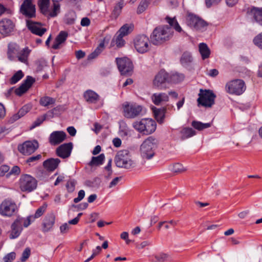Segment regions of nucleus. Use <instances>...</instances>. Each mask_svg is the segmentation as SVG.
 <instances>
[{"instance_id": "nucleus-6", "label": "nucleus", "mask_w": 262, "mask_h": 262, "mask_svg": "<svg viewBox=\"0 0 262 262\" xmlns=\"http://www.w3.org/2000/svg\"><path fill=\"white\" fill-rule=\"evenodd\" d=\"M245 82L241 79H235L228 82L225 85L226 92L230 94L240 95L246 90Z\"/></svg>"}, {"instance_id": "nucleus-52", "label": "nucleus", "mask_w": 262, "mask_h": 262, "mask_svg": "<svg viewBox=\"0 0 262 262\" xmlns=\"http://www.w3.org/2000/svg\"><path fill=\"white\" fill-rule=\"evenodd\" d=\"M31 108V105L29 104L25 105L23 106L18 112L19 113V115L20 116L23 117L25 115H26Z\"/></svg>"}, {"instance_id": "nucleus-46", "label": "nucleus", "mask_w": 262, "mask_h": 262, "mask_svg": "<svg viewBox=\"0 0 262 262\" xmlns=\"http://www.w3.org/2000/svg\"><path fill=\"white\" fill-rule=\"evenodd\" d=\"M207 26V23L201 18H199L194 29L196 30L203 31Z\"/></svg>"}, {"instance_id": "nucleus-34", "label": "nucleus", "mask_w": 262, "mask_h": 262, "mask_svg": "<svg viewBox=\"0 0 262 262\" xmlns=\"http://www.w3.org/2000/svg\"><path fill=\"white\" fill-rule=\"evenodd\" d=\"M155 118L158 122L162 123L165 117L166 109H159L155 108L154 110Z\"/></svg>"}, {"instance_id": "nucleus-12", "label": "nucleus", "mask_w": 262, "mask_h": 262, "mask_svg": "<svg viewBox=\"0 0 262 262\" xmlns=\"http://www.w3.org/2000/svg\"><path fill=\"white\" fill-rule=\"evenodd\" d=\"M15 24L9 18H3L0 20V34L8 36L14 31Z\"/></svg>"}, {"instance_id": "nucleus-36", "label": "nucleus", "mask_w": 262, "mask_h": 262, "mask_svg": "<svg viewBox=\"0 0 262 262\" xmlns=\"http://www.w3.org/2000/svg\"><path fill=\"white\" fill-rule=\"evenodd\" d=\"M191 125L196 129L199 130H202L205 128L210 127L211 125V123H203L200 121H193L191 123Z\"/></svg>"}, {"instance_id": "nucleus-42", "label": "nucleus", "mask_w": 262, "mask_h": 262, "mask_svg": "<svg viewBox=\"0 0 262 262\" xmlns=\"http://www.w3.org/2000/svg\"><path fill=\"white\" fill-rule=\"evenodd\" d=\"M24 75L21 70L18 71L15 73L13 76L10 79V83L11 84H14L19 81L23 77Z\"/></svg>"}, {"instance_id": "nucleus-27", "label": "nucleus", "mask_w": 262, "mask_h": 262, "mask_svg": "<svg viewBox=\"0 0 262 262\" xmlns=\"http://www.w3.org/2000/svg\"><path fill=\"white\" fill-rule=\"evenodd\" d=\"M199 49L202 58L203 60H205L209 57L210 55V50L206 43H200L199 45Z\"/></svg>"}, {"instance_id": "nucleus-33", "label": "nucleus", "mask_w": 262, "mask_h": 262, "mask_svg": "<svg viewBox=\"0 0 262 262\" xmlns=\"http://www.w3.org/2000/svg\"><path fill=\"white\" fill-rule=\"evenodd\" d=\"M169 258V255L164 253H160L154 255L150 259V262H166Z\"/></svg>"}, {"instance_id": "nucleus-58", "label": "nucleus", "mask_w": 262, "mask_h": 262, "mask_svg": "<svg viewBox=\"0 0 262 262\" xmlns=\"http://www.w3.org/2000/svg\"><path fill=\"white\" fill-rule=\"evenodd\" d=\"M41 157V155H37L35 156H32L29 157L27 160L26 162L28 163H30L31 162H34L37 161H38Z\"/></svg>"}, {"instance_id": "nucleus-53", "label": "nucleus", "mask_w": 262, "mask_h": 262, "mask_svg": "<svg viewBox=\"0 0 262 262\" xmlns=\"http://www.w3.org/2000/svg\"><path fill=\"white\" fill-rule=\"evenodd\" d=\"M31 251L29 248H27L25 249L23 252L20 260L21 261H25L30 256Z\"/></svg>"}, {"instance_id": "nucleus-28", "label": "nucleus", "mask_w": 262, "mask_h": 262, "mask_svg": "<svg viewBox=\"0 0 262 262\" xmlns=\"http://www.w3.org/2000/svg\"><path fill=\"white\" fill-rule=\"evenodd\" d=\"M30 51V50H29L28 48H25L19 52H18L17 55L18 60L21 62L26 63Z\"/></svg>"}, {"instance_id": "nucleus-24", "label": "nucleus", "mask_w": 262, "mask_h": 262, "mask_svg": "<svg viewBox=\"0 0 262 262\" xmlns=\"http://www.w3.org/2000/svg\"><path fill=\"white\" fill-rule=\"evenodd\" d=\"M60 160L58 158H50L43 162V166L49 171H53L58 166Z\"/></svg>"}, {"instance_id": "nucleus-64", "label": "nucleus", "mask_w": 262, "mask_h": 262, "mask_svg": "<svg viewBox=\"0 0 262 262\" xmlns=\"http://www.w3.org/2000/svg\"><path fill=\"white\" fill-rule=\"evenodd\" d=\"M46 119V116L44 115L39 118H38L34 123V126H37L41 124L43 121Z\"/></svg>"}, {"instance_id": "nucleus-60", "label": "nucleus", "mask_w": 262, "mask_h": 262, "mask_svg": "<svg viewBox=\"0 0 262 262\" xmlns=\"http://www.w3.org/2000/svg\"><path fill=\"white\" fill-rule=\"evenodd\" d=\"M33 216H30L27 217V220H25L24 219L21 218L23 220V224L25 227H27L31 223V222L33 221L32 219ZM18 219H20L18 217Z\"/></svg>"}, {"instance_id": "nucleus-43", "label": "nucleus", "mask_w": 262, "mask_h": 262, "mask_svg": "<svg viewBox=\"0 0 262 262\" xmlns=\"http://www.w3.org/2000/svg\"><path fill=\"white\" fill-rule=\"evenodd\" d=\"M192 60L191 54L189 52H185L181 57V62L182 64H187L191 62Z\"/></svg>"}, {"instance_id": "nucleus-2", "label": "nucleus", "mask_w": 262, "mask_h": 262, "mask_svg": "<svg viewBox=\"0 0 262 262\" xmlns=\"http://www.w3.org/2000/svg\"><path fill=\"white\" fill-rule=\"evenodd\" d=\"M159 144L158 140L152 136L146 138L140 145V151L143 159L149 160L155 155Z\"/></svg>"}, {"instance_id": "nucleus-9", "label": "nucleus", "mask_w": 262, "mask_h": 262, "mask_svg": "<svg viewBox=\"0 0 262 262\" xmlns=\"http://www.w3.org/2000/svg\"><path fill=\"white\" fill-rule=\"evenodd\" d=\"M134 47L137 51L140 53H144L150 49V41L148 37L145 35H139L134 39Z\"/></svg>"}, {"instance_id": "nucleus-20", "label": "nucleus", "mask_w": 262, "mask_h": 262, "mask_svg": "<svg viewBox=\"0 0 262 262\" xmlns=\"http://www.w3.org/2000/svg\"><path fill=\"white\" fill-rule=\"evenodd\" d=\"M23 220L22 219H17L11 226V232L10 234V238L11 239L17 237L22 230V224Z\"/></svg>"}, {"instance_id": "nucleus-61", "label": "nucleus", "mask_w": 262, "mask_h": 262, "mask_svg": "<svg viewBox=\"0 0 262 262\" xmlns=\"http://www.w3.org/2000/svg\"><path fill=\"white\" fill-rule=\"evenodd\" d=\"M121 179V177H116L110 183L109 187L112 188L115 186L119 182L120 180Z\"/></svg>"}, {"instance_id": "nucleus-35", "label": "nucleus", "mask_w": 262, "mask_h": 262, "mask_svg": "<svg viewBox=\"0 0 262 262\" xmlns=\"http://www.w3.org/2000/svg\"><path fill=\"white\" fill-rule=\"evenodd\" d=\"M165 19L166 20L167 22L169 24V25L171 27H172L175 29L176 31H177L178 32H181L182 31L181 27L180 26L178 21H177L174 17L170 18L168 16H167L165 18Z\"/></svg>"}, {"instance_id": "nucleus-29", "label": "nucleus", "mask_w": 262, "mask_h": 262, "mask_svg": "<svg viewBox=\"0 0 262 262\" xmlns=\"http://www.w3.org/2000/svg\"><path fill=\"white\" fill-rule=\"evenodd\" d=\"M251 13L255 20L262 26V8H253L251 10Z\"/></svg>"}, {"instance_id": "nucleus-10", "label": "nucleus", "mask_w": 262, "mask_h": 262, "mask_svg": "<svg viewBox=\"0 0 262 262\" xmlns=\"http://www.w3.org/2000/svg\"><path fill=\"white\" fill-rule=\"evenodd\" d=\"M116 61L121 75L129 76L132 74L133 64L129 59L127 57L117 58Z\"/></svg>"}, {"instance_id": "nucleus-56", "label": "nucleus", "mask_w": 262, "mask_h": 262, "mask_svg": "<svg viewBox=\"0 0 262 262\" xmlns=\"http://www.w3.org/2000/svg\"><path fill=\"white\" fill-rule=\"evenodd\" d=\"M10 167L6 165H3L0 167V176H4L6 173L9 172Z\"/></svg>"}, {"instance_id": "nucleus-47", "label": "nucleus", "mask_w": 262, "mask_h": 262, "mask_svg": "<svg viewBox=\"0 0 262 262\" xmlns=\"http://www.w3.org/2000/svg\"><path fill=\"white\" fill-rule=\"evenodd\" d=\"M186 169L184 168V167L180 163H176L172 166V171L175 173H181L185 171Z\"/></svg>"}, {"instance_id": "nucleus-51", "label": "nucleus", "mask_w": 262, "mask_h": 262, "mask_svg": "<svg viewBox=\"0 0 262 262\" xmlns=\"http://www.w3.org/2000/svg\"><path fill=\"white\" fill-rule=\"evenodd\" d=\"M20 172V168L17 166H14L11 170L6 174V177L9 178L11 175H18Z\"/></svg>"}, {"instance_id": "nucleus-32", "label": "nucleus", "mask_w": 262, "mask_h": 262, "mask_svg": "<svg viewBox=\"0 0 262 262\" xmlns=\"http://www.w3.org/2000/svg\"><path fill=\"white\" fill-rule=\"evenodd\" d=\"M105 40V38H103V39L100 42L95 50L89 55L88 59H94L97 57L99 54H100V53L103 50L104 48Z\"/></svg>"}, {"instance_id": "nucleus-7", "label": "nucleus", "mask_w": 262, "mask_h": 262, "mask_svg": "<svg viewBox=\"0 0 262 262\" xmlns=\"http://www.w3.org/2000/svg\"><path fill=\"white\" fill-rule=\"evenodd\" d=\"M197 100L199 105L206 107H210L214 103L215 94L211 90L200 89Z\"/></svg>"}, {"instance_id": "nucleus-38", "label": "nucleus", "mask_w": 262, "mask_h": 262, "mask_svg": "<svg viewBox=\"0 0 262 262\" xmlns=\"http://www.w3.org/2000/svg\"><path fill=\"white\" fill-rule=\"evenodd\" d=\"M124 1L120 0L114 7L113 11L112 12V15L115 17L117 18L120 14L122 9L124 6Z\"/></svg>"}, {"instance_id": "nucleus-11", "label": "nucleus", "mask_w": 262, "mask_h": 262, "mask_svg": "<svg viewBox=\"0 0 262 262\" xmlns=\"http://www.w3.org/2000/svg\"><path fill=\"white\" fill-rule=\"evenodd\" d=\"M17 210L16 204L10 200H4L0 205V214L3 216H11Z\"/></svg>"}, {"instance_id": "nucleus-49", "label": "nucleus", "mask_w": 262, "mask_h": 262, "mask_svg": "<svg viewBox=\"0 0 262 262\" xmlns=\"http://www.w3.org/2000/svg\"><path fill=\"white\" fill-rule=\"evenodd\" d=\"M255 45L262 50V32L257 35L253 39Z\"/></svg>"}, {"instance_id": "nucleus-14", "label": "nucleus", "mask_w": 262, "mask_h": 262, "mask_svg": "<svg viewBox=\"0 0 262 262\" xmlns=\"http://www.w3.org/2000/svg\"><path fill=\"white\" fill-rule=\"evenodd\" d=\"M20 12L28 18H32L35 15V5L32 3V0H25L20 8Z\"/></svg>"}, {"instance_id": "nucleus-8", "label": "nucleus", "mask_w": 262, "mask_h": 262, "mask_svg": "<svg viewBox=\"0 0 262 262\" xmlns=\"http://www.w3.org/2000/svg\"><path fill=\"white\" fill-rule=\"evenodd\" d=\"M37 185L36 179L29 174H23L20 178L19 187L23 191L31 192L36 189Z\"/></svg>"}, {"instance_id": "nucleus-41", "label": "nucleus", "mask_w": 262, "mask_h": 262, "mask_svg": "<svg viewBox=\"0 0 262 262\" xmlns=\"http://www.w3.org/2000/svg\"><path fill=\"white\" fill-rule=\"evenodd\" d=\"M199 17L195 15L189 14L186 18L187 24L191 28H194Z\"/></svg>"}, {"instance_id": "nucleus-48", "label": "nucleus", "mask_w": 262, "mask_h": 262, "mask_svg": "<svg viewBox=\"0 0 262 262\" xmlns=\"http://www.w3.org/2000/svg\"><path fill=\"white\" fill-rule=\"evenodd\" d=\"M124 36L120 35V34H118L116 38L113 39V41L115 42L117 47L121 48L124 46L125 42L124 39H123Z\"/></svg>"}, {"instance_id": "nucleus-31", "label": "nucleus", "mask_w": 262, "mask_h": 262, "mask_svg": "<svg viewBox=\"0 0 262 262\" xmlns=\"http://www.w3.org/2000/svg\"><path fill=\"white\" fill-rule=\"evenodd\" d=\"M38 5L41 12L48 15L49 12L50 0H39Z\"/></svg>"}, {"instance_id": "nucleus-45", "label": "nucleus", "mask_w": 262, "mask_h": 262, "mask_svg": "<svg viewBox=\"0 0 262 262\" xmlns=\"http://www.w3.org/2000/svg\"><path fill=\"white\" fill-rule=\"evenodd\" d=\"M47 207V204H45L42 206H40L39 208H38L36 211L34 215L33 216L32 219L34 220V219L38 218L41 216L45 212Z\"/></svg>"}, {"instance_id": "nucleus-17", "label": "nucleus", "mask_w": 262, "mask_h": 262, "mask_svg": "<svg viewBox=\"0 0 262 262\" xmlns=\"http://www.w3.org/2000/svg\"><path fill=\"white\" fill-rule=\"evenodd\" d=\"M73 148V144L71 142L64 143L60 145L56 150L58 156L62 158L69 157Z\"/></svg>"}, {"instance_id": "nucleus-26", "label": "nucleus", "mask_w": 262, "mask_h": 262, "mask_svg": "<svg viewBox=\"0 0 262 262\" xmlns=\"http://www.w3.org/2000/svg\"><path fill=\"white\" fill-rule=\"evenodd\" d=\"M19 50V46L15 43L11 42L8 46L7 55L10 60L14 59L15 55H17Z\"/></svg>"}, {"instance_id": "nucleus-30", "label": "nucleus", "mask_w": 262, "mask_h": 262, "mask_svg": "<svg viewBox=\"0 0 262 262\" xmlns=\"http://www.w3.org/2000/svg\"><path fill=\"white\" fill-rule=\"evenodd\" d=\"M105 159V156L103 154H101L97 157H93L89 165L90 166H99L103 163Z\"/></svg>"}, {"instance_id": "nucleus-57", "label": "nucleus", "mask_w": 262, "mask_h": 262, "mask_svg": "<svg viewBox=\"0 0 262 262\" xmlns=\"http://www.w3.org/2000/svg\"><path fill=\"white\" fill-rule=\"evenodd\" d=\"M75 182L74 181H69L66 185V187L70 192H72L74 190Z\"/></svg>"}, {"instance_id": "nucleus-50", "label": "nucleus", "mask_w": 262, "mask_h": 262, "mask_svg": "<svg viewBox=\"0 0 262 262\" xmlns=\"http://www.w3.org/2000/svg\"><path fill=\"white\" fill-rule=\"evenodd\" d=\"M60 10V5L58 3H56L55 2H54V8L53 10L51 12H49V15L51 17H55L56 16L58 13L59 12Z\"/></svg>"}, {"instance_id": "nucleus-15", "label": "nucleus", "mask_w": 262, "mask_h": 262, "mask_svg": "<svg viewBox=\"0 0 262 262\" xmlns=\"http://www.w3.org/2000/svg\"><path fill=\"white\" fill-rule=\"evenodd\" d=\"M168 79V74L164 70H161L155 77L153 84L155 87L162 89L165 88V83Z\"/></svg>"}, {"instance_id": "nucleus-5", "label": "nucleus", "mask_w": 262, "mask_h": 262, "mask_svg": "<svg viewBox=\"0 0 262 262\" xmlns=\"http://www.w3.org/2000/svg\"><path fill=\"white\" fill-rule=\"evenodd\" d=\"M141 105L135 103L125 102L122 104L123 116L128 119H133L139 116L142 112Z\"/></svg>"}, {"instance_id": "nucleus-3", "label": "nucleus", "mask_w": 262, "mask_h": 262, "mask_svg": "<svg viewBox=\"0 0 262 262\" xmlns=\"http://www.w3.org/2000/svg\"><path fill=\"white\" fill-rule=\"evenodd\" d=\"M114 161L116 166L119 168L130 169L135 167V163L132 159L130 153L127 149L118 151Z\"/></svg>"}, {"instance_id": "nucleus-63", "label": "nucleus", "mask_w": 262, "mask_h": 262, "mask_svg": "<svg viewBox=\"0 0 262 262\" xmlns=\"http://www.w3.org/2000/svg\"><path fill=\"white\" fill-rule=\"evenodd\" d=\"M69 229V226L67 223H64L60 227V231L61 233H64L67 232Z\"/></svg>"}, {"instance_id": "nucleus-1", "label": "nucleus", "mask_w": 262, "mask_h": 262, "mask_svg": "<svg viewBox=\"0 0 262 262\" xmlns=\"http://www.w3.org/2000/svg\"><path fill=\"white\" fill-rule=\"evenodd\" d=\"M173 31L167 25L156 27L150 35V40L155 45H161L169 40L173 36Z\"/></svg>"}, {"instance_id": "nucleus-44", "label": "nucleus", "mask_w": 262, "mask_h": 262, "mask_svg": "<svg viewBox=\"0 0 262 262\" xmlns=\"http://www.w3.org/2000/svg\"><path fill=\"white\" fill-rule=\"evenodd\" d=\"M149 4V2L147 0H142L139 5L138 6L137 9V13L138 14H140L144 11L147 8Z\"/></svg>"}, {"instance_id": "nucleus-25", "label": "nucleus", "mask_w": 262, "mask_h": 262, "mask_svg": "<svg viewBox=\"0 0 262 262\" xmlns=\"http://www.w3.org/2000/svg\"><path fill=\"white\" fill-rule=\"evenodd\" d=\"M84 99L89 103H95L99 98V95L92 90H87L84 93Z\"/></svg>"}, {"instance_id": "nucleus-54", "label": "nucleus", "mask_w": 262, "mask_h": 262, "mask_svg": "<svg viewBox=\"0 0 262 262\" xmlns=\"http://www.w3.org/2000/svg\"><path fill=\"white\" fill-rule=\"evenodd\" d=\"M15 253L11 252L4 257L5 262H11L15 258Z\"/></svg>"}, {"instance_id": "nucleus-37", "label": "nucleus", "mask_w": 262, "mask_h": 262, "mask_svg": "<svg viewBox=\"0 0 262 262\" xmlns=\"http://www.w3.org/2000/svg\"><path fill=\"white\" fill-rule=\"evenodd\" d=\"M133 29V26L131 24L124 25L118 32L120 35L125 36L130 33Z\"/></svg>"}, {"instance_id": "nucleus-62", "label": "nucleus", "mask_w": 262, "mask_h": 262, "mask_svg": "<svg viewBox=\"0 0 262 262\" xmlns=\"http://www.w3.org/2000/svg\"><path fill=\"white\" fill-rule=\"evenodd\" d=\"M112 159H110L108 160L107 165L104 168L106 170H107L108 172H109V174H112L113 173V171L112 169Z\"/></svg>"}, {"instance_id": "nucleus-39", "label": "nucleus", "mask_w": 262, "mask_h": 262, "mask_svg": "<svg viewBox=\"0 0 262 262\" xmlns=\"http://www.w3.org/2000/svg\"><path fill=\"white\" fill-rule=\"evenodd\" d=\"M182 138L186 139L190 138L195 135L196 132L192 128L186 127L184 128L181 131Z\"/></svg>"}, {"instance_id": "nucleus-16", "label": "nucleus", "mask_w": 262, "mask_h": 262, "mask_svg": "<svg viewBox=\"0 0 262 262\" xmlns=\"http://www.w3.org/2000/svg\"><path fill=\"white\" fill-rule=\"evenodd\" d=\"M27 26L32 33L40 36H41L47 31L46 28L41 27V23L32 20H27Z\"/></svg>"}, {"instance_id": "nucleus-21", "label": "nucleus", "mask_w": 262, "mask_h": 262, "mask_svg": "<svg viewBox=\"0 0 262 262\" xmlns=\"http://www.w3.org/2000/svg\"><path fill=\"white\" fill-rule=\"evenodd\" d=\"M55 216L53 213L47 214L42 222V231L46 232L50 231L55 223Z\"/></svg>"}, {"instance_id": "nucleus-59", "label": "nucleus", "mask_w": 262, "mask_h": 262, "mask_svg": "<svg viewBox=\"0 0 262 262\" xmlns=\"http://www.w3.org/2000/svg\"><path fill=\"white\" fill-rule=\"evenodd\" d=\"M221 0H205L206 6L208 8L211 6L217 4Z\"/></svg>"}, {"instance_id": "nucleus-13", "label": "nucleus", "mask_w": 262, "mask_h": 262, "mask_svg": "<svg viewBox=\"0 0 262 262\" xmlns=\"http://www.w3.org/2000/svg\"><path fill=\"white\" fill-rule=\"evenodd\" d=\"M38 143L36 140L27 141L18 146L19 151L24 155H30L38 148Z\"/></svg>"}, {"instance_id": "nucleus-22", "label": "nucleus", "mask_w": 262, "mask_h": 262, "mask_svg": "<svg viewBox=\"0 0 262 262\" xmlns=\"http://www.w3.org/2000/svg\"><path fill=\"white\" fill-rule=\"evenodd\" d=\"M68 36V33L66 31H61L56 37L55 41L52 46L53 49L57 50L62 47V45L66 40Z\"/></svg>"}, {"instance_id": "nucleus-18", "label": "nucleus", "mask_w": 262, "mask_h": 262, "mask_svg": "<svg viewBox=\"0 0 262 262\" xmlns=\"http://www.w3.org/2000/svg\"><path fill=\"white\" fill-rule=\"evenodd\" d=\"M35 82V79L32 77L28 76L24 82L19 88L15 90V94L19 96L25 93Z\"/></svg>"}, {"instance_id": "nucleus-40", "label": "nucleus", "mask_w": 262, "mask_h": 262, "mask_svg": "<svg viewBox=\"0 0 262 262\" xmlns=\"http://www.w3.org/2000/svg\"><path fill=\"white\" fill-rule=\"evenodd\" d=\"M55 99L49 96H44L40 99L39 103L43 106H48L54 104Z\"/></svg>"}, {"instance_id": "nucleus-55", "label": "nucleus", "mask_w": 262, "mask_h": 262, "mask_svg": "<svg viewBox=\"0 0 262 262\" xmlns=\"http://www.w3.org/2000/svg\"><path fill=\"white\" fill-rule=\"evenodd\" d=\"M172 78L174 81L178 82L184 79V76L182 74L176 73L172 75Z\"/></svg>"}, {"instance_id": "nucleus-4", "label": "nucleus", "mask_w": 262, "mask_h": 262, "mask_svg": "<svg viewBox=\"0 0 262 262\" xmlns=\"http://www.w3.org/2000/svg\"><path fill=\"white\" fill-rule=\"evenodd\" d=\"M133 126L140 133L149 135L155 131L156 123L151 119L144 118L134 122Z\"/></svg>"}, {"instance_id": "nucleus-23", "label": "nucleus", "mask_w": 262, "mask_h": 262, "mask_svg": "<svg viewBox=\"0 0 262 262\" xmlns=\"http://www.w3.org/2000/svg\"><path fill=\"white\" fill-rule=\"evenodd\" d=\"M151 99L153 103L157 105L162 103L167 102L169 99L168 95L164 93H155L151 96Z\"/></svg>"}, {"instance_id": "nucleus-19", "label": "nucleus", "mask_w": 262, "mask_h": 262, "mask_svg": "<svg viewBox=\"0 0 262 262\" xmlns=\"http://www.w3.org/2000/svg\"><path fill=\"white\" fill-rule=\"evenodd\" d=\"M66 136L63 131H54L50 136L49 142L52 145H58L66 139Z\"/></svg>"}]
</instances>
